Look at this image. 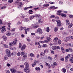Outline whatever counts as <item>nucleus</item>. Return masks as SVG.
<instances>
[{"label": "nucleus", "mask_w": 73, "mask_h": 73, "mask_svg": "<svg viewBox=\"0 0 73 73\" xmlns=\"http://www.w3.org/2000/svg\"><path fill=\"white\" fill-rule=\"evenodd\" d=\"M6 72L7 73H10V71L8 70H6Z\"/></svg>", "instance_id": "nucleus-61"}, {"label": "nucleus", "mask_w": 73, "mask_h": 73, "mask_svg": "<svg viewBox=\"0 0 73 73\" xmlns=\"http://www.w3.org/2000/svg\"><path fill=\"white\" fill-rule=\"evenodd\" d=\"M56 22H57V23H61V22L60 20H56Z\"/></svg>", "instance_id": "nucleus-42"}, {"label": "nucleus", "mask_w": 73, "mask_h": 73, "mask_svg": "<svg viewBox=\"0 0 73 73\" xmlns=\"http://www.w3.org/2000/svg\"><path fill=\"white\" fill-rule=\"evenodd\" d=\"M3 40L4 41H6L7 40V38L5 36H3Z\"/></svg>", "instance_id": "nucleus-15"}, {"label": "nucleus", "mask_w": 73, "mask_h": 73, "mask_svg": "<svg viewBox=\"0 0 73 73\" xmlns=\"http://www.w3.org/2000/svg\"><path fill=\"white\" fill-rule=\"evenodd\" d=\"M49 27H47V28L46 29V31L47 32H49Z\"/></svg>", "instance_id": "nucleus-43"}, {"label": "nucleus", "mask_w": 73, "mask_h": 73, "mask_svg": "<svg viewBox=\"0 0 73 73\" xmlns=\"http://www.w3.org/2000/svg\"><path fill=\"white\" fill-rule=\"evenodd\" d=\"M21 47V44L19 43V48H20Z\"/></svg>", "instance_id": "nucleus-60"}, {"label": "nucleus", "mask_w": 73, "mask_h": 73, "mask_svg": "<svg viewBox=\"0 0 73 73\" xmlns=\"http://www.w3.org/2000/svg\"><path fill=\"white\" fill-rule=\"evenodd\" d=\"M61 50L63 53H65V50H64V48H63V47H61Z\"/></svg>", "instance_id": "nucleus-19"}, {"label": "nucleus", "mask_w": 73, "mask_h": 73, "mask_svg": "<svg viewBox=\"0 0 73 73\" xmlns=\"http://www.w3.org/2000/svg\"><path fill=\"white\" fill-rule=\"evenodd\" d=\"M23 29H26V27H24L23 28V27L22 26H21L20 27V28H19V30L20 31H21L23 30Z\"/></svg>", "instance_id": "nucleus-12"}, {"label": "nucleus", "mask_w": 73, "mask_h": 73, "mask_svg": "<svg viewBox=\"0 0 73 73\" xmlns=\"http://www.w3.org/2000/svg\"><path fill=\"white\" fill-rule=\"evenodd\" d=\"M10 70H11L12 73H15L16 72V70H15V69L13 68H11L10 69Z\"/></svg>", "instance_id": "nucleus-7"}, {"label": "nucleus", "mask_w": 73, "mask_h": 73, "mask_svg": "<svg viewBox=\"0 0 73 73\" xmlns=\"http://www.w3.org/2000/svg\"><path fill=\"white\" fill-rule=\"evenodd\" d=\"M60 15L62 17H66V15L64 14H61Z\"/></svg>", "instance_id": "nucleus-36"}, {"label": "nucleus", "mask_w": 73, "mask_h": 73, "mask_svg": "<svg viewBox=\"0 0 73 73\" xmlns=\"http://www.w3.org/2000/svg\"><path fill=\"white\" fill-rule=\"evenodd\" d=\"M52 49L53 50H56V46H54L52 47Z\"/></svg>", "instance_id": "nucleus-28"}, {"label": "nucleus", "mask_w": 73, "mask_h": 73, "mask_svg": "<svg viewBox=\"0 0 73 73\" xmlns=\"http://www.w3.org/2000/svg\"><path fill=\"white\" fill-rule=\"evenodd\" d=\"M35 17L33 15H32L30 17V20H32V19H34Z\"/></svg>", "instance_id": "nucleus-29"}, {"label": "nucleus", "mask_w": 73, "mask_h": 73, "mask_svg": "<svg viewBox=\"0 0 73 73\" xmlns=\"http://www.w3.org/2000/svg\"><path fill=\"white\" fill-rule=\"evenodd\" d=\"M35 44L36 45H40V43L38 42H36L35 43Z\"/></svg>", "instance_id": "nucleus-35"}, {"label": "nucleus", "mask_w": 73, "mask_h": 73, "mask_svg": "<svg viewBox=\"0 0 73 73\" xmlns=\"http://www.w3.org/2000/svg\"><path fill=\"white\" fill-rule=\"evenodd\" d=\"M60 48V47L58 46H56V49H59Z\"/></svg>", "instance_id": "nucleus-54"}, {"label": "nucleus", "mask_w": 73, "mask_h": 73, "mask_svg": "<svg viewBox=\"0 0 73 73\" xmlns=\"http://www.w3.org/2000/svg\"><path fill=\"white\" fill-rule=\"evenodd\" d=\"M31 27L32 28H33V29H36V28H37V27H39V26L32 25L31 26Z\"/></svg>", "instance_id": "nucleus-8"}, {"label": "nucleus", "mask_w": 73, "mask_h": 73, "mask_svg": "<svg viewBox=\"0 0 73 73\" xmlns=\"http://www.w3.org/2000/svg\"><path fill=\"white\" fill-rule=\"evenodd\" d=\"M57 25L58 27H59L61 26V24L59 23H57Z\"/></svg>", "instance_id": "nucleus-52"}, {"label": "nucleus", "mask_w": 73, "mask_h": 73, "mask_svg": "<svg viewBox=\"0 0 73 73\" xmlns=\"http://www.w3.org/2000/svg\"><path fill=\"white\" fill-rule=\"evenodd\" d=\"M4 58L5 60H8V56L7 55H6L4 57Z\"/></svg>", "instance_id": "nucleus-22"}, {"label": "nucleus", "mask_w": 73, "mask_h": 73, "mask_svg": "<svg viewBox=\"0 0 73 73\" xmlns=\"http://www.w3.org/2000/svg\"><path fill=\"white\" fill-rule=\"evenodd\" d=\"M6 53H7V54H9L11 53V52H10V50H9L8 49H7L6 50Z\"/></svg>", "instance_id": "nucleus-9"}, {"label": "nucleus", "mask_w": 73, "mask_h": 73, "mask_svg": "<svg viewBox=\"0 0 73 73\" xmlns=\"http://www.w3.org/2000/svg\"><path fill=\"white\" fill-rule=\"evenodd\" d=\"M60 4H63V2L61 1H60L59 2Z\"/></svg>", "instance_id": "nucleus-64"}, {"label": "nucleus", "mask_w": 73, "mask_h": 73, "mask_svg": "<svg viewBox=\"0 0 73 73\" xmlns=\"http://www.w3.org/2000/svg\"><path fill=\"white\" fill-rule=\"evenodd\" d=\"M16 3H17V4H18L19 6L18 7H21V5H22V2L20 1H16L15 2V4H16Z\"/></svg>", "instance_id": "nucleus-6"}, {"label": "nucleus", "mask_w": 73, "mask_h": 73, "mask_svg": "<svg viewBox=\"0 0 73 73\" xmlns=\"http://www.w3.org/2000/svg\"><path fill=\"white\" fill-rule=\"evenodd\" d=\"M15 29H16L13 28V29H12L11 30V31L12 32H13V31H15Z\"/></svg>", "instance_id": "nucleus-51"}, {"label": "nucleus", "mask_w": 73, "mask_h": 73, "mask_svg": "<svg viewBox=\"0 0 73 73\" xmlns=\"http://www.w3.org/2000/svg\"><path fill=\"white\" fill-rule=\"evenodd\" d=\"M35 69L36 70H37V71L41 70V69H40V68L38 67H36V68H35Z\"/></svg>", "instance_id": "nucleus-18"}, {"label": "nucleus", "mask_w": 73, "mask_h": 73, "mask_svg": "<svg viewBox=\"0 0 73 73\" xmlns=\"http://www.w3.org/2000/svg\"><path fill=\"white\" fill-rule=\"evenodd\" d=\"M25 66V67H29V64H28V62H26L24 64Z\"/></svg>", "instance_id": "nucleus-11"}, {"label": "nucleus", "mask_w": 73, "mask_h": 73, "mask_svg": "<svg viewBox=\"0 0 73 73\" xmlns=\"http://www.w3.org/2000/svg\"><path fill=\"white\" fill-rule=\"evenodd\" d=\"M30 69L28 68V69H27V70L26 72V73H29V72H30Z\"/></svg>", "instance_id": "nucleus-37"}, {"label": "nucleus", "mask_w": 73, "mask_h": 73, "mask_svg": "<svg viewBox=\"0 0 73 73\" xmlns=\"http://www.w3.org/2000/svg\"><path fill=\"white\" fill-rule=\"evenodd\" d=\"M55 17V16L54 15H52L51 16H50V18H54Z\"/></svg>", "instance_id": "nucleus-53"}, {"label": "nucleus", "mask_w": 73, "mask_h": 73, "mask_svg": "<svg viewBox=\"0 0 73 73\" xmlns=\"http://www.w3.org/2000/svg\"><path fill=\"white\" fill-rule=\"evenodd\" d=\"M48 59L50 60H52V58L51 57H50V56H48Z\"/></svg>", "instance_id": "nucleus-50"}, {"label": "nucleus", "mask_w": 73, "mask_h": 73, "mask_svg": "<svg viewBox=\"0 0 73 73\" xmlns=\"http://www.w3.org/2000/svg\"><path fill=\"white\" fill-rule=\"evenodd\" d=\"M69 39H70V38L69 37H66L64 38L63 41H64V42H67V41H68L69 40Z\"/></svg>", "instance_id": "nucleus-5"}, {"label": "nucleus", "mask_w": 73, "mask_h": 73, "mask_svg": "<svg viewBox=\"0 0 73 73\" xmlns=\"http://www.w3.org/2000/svg\"><path fill=\"white\" fill-rule=\"evenodd\" d=\"M17 42V38H15L13 41V43L14 44H16Z\"/></svg>", "instance_id": "nucleus-14"}, {"label": "nucleus", "mask_w": 73, "mask_h": 73, "mask_svg": "<svg viewBox=\"0 0 73 73\" xmlns=\"http://www.w3.org/2000/svg\"><path fill=\"white\" fill-rule=\"evenodd\" d=\"M36 62H34L33 63V65L32 66V68H33V67H34V66H36Z\"/></svg>", "instance_id": "nucleus-34"}, {"label": "nucleus", "mask_w": 73, "mask_h": 73, "mask_svg": "<svg viewBox=\"0 0 73 73\" xmlns=\"http://www.w3.org/2000/svg\"><path fill=\"white\" fill-rule=\"evenodd\" d=\"M7 7L6 6H3V7L1 8V9H4V8H6Z\"/></svg>", "instance_id": "nucleus-63"}, {"label": "nucleus", "mask_w": 73, "mask_h": 73, "mask_svg": "<svg viewBox=\"0 0 73 73\" xmlns=\"http://www.w3.org/2000/svg\"><path fill=\"white\" fill-rule=\"evenodd\" d=\"M25 49V46H23L21 48V50H24Z\"/></svg>", "instance_id": "nucleus-17"}, {"label": "nucleus", "mask_w": 73, "mask_h": 73, "mask_svg": "<svg viewBox=\"0 0 73 73\" xmlns=\"http://www.w3.org/2000/svg\"><path fill=\"white\" fill-rule=\"evenodd\" d=\"M8 2L10 4L11 3H13V0H9L8 1Z\"/></svg>", "instance_id": "nucleus-39"}, {"label": "nucleus", "mask_w": 73, "mask_h": 73, "mask_svg": "<svg viewBox=\"0 0 73 73\" xmlns=\"http://www.w3.org/2000/svg\"><path fill=\"white\" fill-rule=\"evenodd\" d=\"M69 17L70 18H73V15H69Z\"/></svg>", "instance_id": "nucleus-58"}, {"label": "nucleus", "mask_w": 73, "mask_h": 73, "mask_svg": "<svg viewBox=\"0 0 73 73\" xmlns=\"http://www.w3.org/2000/svg\"><path fill=\"white\" fill-rule=\"evenodd\" d=\"M70 54H68L67 56L65 57V61L66 62H68V59L69 57H70Z\"/></svg>", "instance_id": "nucleus-4"}, {"label": "nucleus", "mask_w": 73, "mask_h": 73, "mask_svg": "<svg viewBox=\"0 0 73 73\" xmlns=\"http://www.w3.org/2000/svg\"><path fill=\"white\" fill-rule=\"evenodd\" d=\"M62 71L64 73L66 72V69L65 68H63L62 69Z\"/></svg>", "instance_id": "nucleus-25"}, {"label": "nucleus", "mask_w": 73, "mask_h": 73, "mask_svg": "<svg viewBox=\"0 0 73 73\" xmlns=\"http://www.w3.org/2000/svg\"><path fill=\"white\" fill-rule=\"evenodd\" d=\"M61 44V40L59 39L58 40V44L59 45H60Z\"/></svg>", "instance_id": "nucleus-27"}, {"label": "nucleus", "mask_w": 73, "mask_h": 73, "mask_svg": "<svg viewBox=\"0 0 73 73\" xmlns=\"http://www.w3.org/2000/svg\"><path fill=\"white\" fill-rule=\"evenodd\" d=\"M13 43H11L9 44V46H13Z\"/></svg>", "instance_id": "nucleus-44"}, {"label": "nucleus", "mask_w": 73, "mask_h": 73, "mask_svg": "<svg viewBox=\"0 0 73 73\" xmlns=\"http://www.w3.org/2000/svg\"><path fill=\"white\" fill-rule=\"evenodd\" d=\"M25 68L24 69V72H26L28 69V67H25Z\"/></svg>", "instance_id": "nucleus-24"}, {"label": "nucleus", "mask_w": 73, "mask_h": 73, "mask_svg": "<svg viewBox=\"0 0 73 73\" xmlns=\"http://www.w3.org/2000/svg\"><path fill=\"white\" fill-rule=\"evenodd\" d=\"M40 15L39 14H35V16H34V17H40Z\"/></svg>", "instance_id": "nucleus-26"}, {"label": "nucleus", "mask_w": 73, "mask_h": 73, "mask_svg": "<svg viewBox=\"0 0 73 73\" xmlns=\"http://www.w3.org/2000/svg\"><path fill=\"white\" fill-rule=\"evenodd\" d=\"M58 40V39L57 37L54 38V40H55V41H57Z\"/></svg>", "instance_id": "nucleus-56"}, {"label": "nucleus", "mask_w": 73, "mask_h": 73, "mask_svg": "<svg viewBox=\"0 0 73 73\" xmlns=\"http://www.w3.org/2000/svg\"><path fill=\"white\" fill-rule=\"evenodd\" d=\"M21 18L24 19L25 17V15L22 14H21Z\"/></svg>", "instance_id": "nucleus-32"}, {"label": "nucleus", "mask_w": 73, "mask_h": 73, "mask_svg": "<svg viewBox=\"0 0 73 73\" xmlns=\"http://www.w3.org/2000/svg\"><path fill=\"white\" fill-rule=\"evenodd\" d=\"M70 61L72 63H73V57H71L70 58Z\"/></svg>", "instance_id": "nucleus-16"}, {"label": "nucleus", "mask_w": 73, "mask_h": 73, "mask_svg": "<svg viewBox=\"0 0 73 73\" xmlns=\"http://www.w3.org/2000/svg\"><path fill=\"white\" fill-rule=\"evenodd\" d=\"M70 24V22H69V21L68 20H66V24L67 25H68Z\"/></svg>", "instance_id": "nucleus-20"}, {"label": "nucleus", "mask_w": 73, "mask_h": 73, "mask_svg": "<svg viewBox=\"0 0 73 73\" xmlns=\"http://www.w3.org/2000/svg\"><path fill=\"white\" fill-rule=\"evenodd\" d=\"M25 21H26V22H27V21H29L28 19L25 18Z\"/></svg>", "instance_id": "nucleus-62"}, {"label": "nucleus", "mask_w": 73, "mask_h": 73, "mask_svg": "<svg viewBox=\"0 0 73 73\" xmlns=\"http://www.w3.org/2000/svg\"><path fill=\"white\" fill-rule=\"evenodd\" d=\"M30 30V29L29 28H28L26 30V31H27V32H29Z\"/></svg>", "instance_id": "nucleus-57"}, {"label": "nucleus", "mask_w": 73, "mask_h": 73, "mask_svg": "<svg viewBox=\"0 0 73 73\" xmlns=\"http://www.w3.org/2000/svg\"><path fill=\"white\" fill-rule=\"evenodd\" d=\"M62 11H57V13L58 15H61V12Z\"/></svg>", "instance_id": "nucleus-13"}, {"label": "nucleus", "mask_w": 73, "mask_h": 73, "mask_svg": "<svg viewBox=\"0 0 73 73\" xmlns=\"http://www.w3.org/2000/svg\"><path fill=\"white\" fill-rule=\"evenodd\" d=\"M53 64H54V66H57V63L56 62H54L53 63Z\"/></svg>", "instance_id": "nucleus-49"}, {"label": "nucleus", "mask_w": 73, "mask_h": 73, "mask_svg": "<svg viewBox=\"0 0 73 73\" xmlns=\"http://www.w3.org/2000/svg\"><path fill=\"white\" fill-rule=\"evenodd\" d=\"M6 35L7 36H11V33H9V32L7 31L6 33Z\"/></svg>", "instance_id": "nucleus-21"}, {"label": "nucleus", "mask_w": 73, "mask_h": 73, "mask_svg": "<svg viewBox=\"0 0 73 73\" xmlns=\"http://www.w3.org/2000/svg\"><path fill=\"white\" fill-rule=\"evenodd\" d=\"M48 53V50L46 49L44 51V54H45V53Z\"/></svg>", "instance_id": "nucleus-31"}, {"label": "nucleus", "mask_w": 73, "mask_h": 73, "mask_svg": "<svg viewBox=\"0 0 73 73\" xmlns=\"http://www.w3.org/2000/svg\"><path fill=\"white\" fill-rule=\"evenodd\" d=\"M2 28H1V29H2L1 30V32L2 33H4V32H5L6 31V29H5V26H3L2 27Z\"/></svg>", "instance_id": "nucleus-2"}, {"label": "nucleus", "mask_w": 73, "mask_h": 73, "mask_svg": "<svg viewBox=\"0 0 73 73\" xmlns=\"http://www.w3.org/2000/svg\"><path fill=\"white\" fill-rule=\"evenodd\" d=\"M38 33H40V34H42V29L40 28H38L36 32Z\"/></svg>", "instance_id": "nucleus-3"}, {"label": "nucleus", "mask_w": 73, "mask_h": 73, "mask_svg": "<svg viewBox=\"0 0 73 73\" xmlns=\"http://www.w3.org/2000/svg\"><path fill=\"white\" fill-rule=\"evenodd\" d=\"M43 47H47V45L45 44H44L43 45Z\"/></svg>", "instance_id": "nucleus-59"}, {"label": "nucleus", "mask_w": 73, "mask_h": 73, "mask_svg": "<svg viewBox=\"0 0 73 73\" xmlns=\"http://www.w3.org/2000/svg\"><path fill=\"white\" fill-rule=\"evenodd\" d=\"M72 25L73 24H72V23H71L68 26V28H71V27H72Z\"/></svg>", "instance_id": "nucleus-33"}, {"label": "nucleus", "mask_w": 73, "mask_h": 73, "mask_svg": "<svg viewBox=\"0 0 73 73\" xmlns=\"http://www.w3.org/2000/svg\"><path fill=\"white\" fill-rule=\"evenodd\" d=\"M45 63L46 64V66H48V69H50V64H49V63H46V62H45Z\"/></svg>", "instance_id": "nucleus-10"}, {"label": "nucleus", "mask_w": 73, "mask_h": 73, "mask_svg": "<svg viewBox=\"0 0 73 73\" xmlns=\"http://www.w3.org/2000/svg\"><path fill=\"white\" fill-rule=\"evenodd\" d=\"M57 31H58V28H57V27H55L54 28V31L55 32H57Z\"/></svg>", "instance_id": "nucleus-45"}, {"label": "nucleus", "mask_w": 73, "mask_h": 73, "mask_svg": "<svg viewBox=\"0 0 73 73\" xmlns=\"http://www.w3.org/2000/svg\"><path fill=\"white\" fill-rule=\"evenodd\" d=\"M32 12H33V11L32 10H30L29 11V13H30V14H32Z\"/></svg>", "instance_id": "nucleus-46"}, {"label": "nucleus", "mask_w": 73, "mask_h": 73, "mask_svg": "<svg viewBox=\"0 0 73 73\" xmlns=\"http://www.w3.org/2000/svg\"><path fill=\"white\" fill-rule=\"evenodd\" d=\"M20 67H21V68H24V66H23V65H20Z\"/></svg>", "instance_id": "nucleus-48"}, {"label": "nucleus", "mask_w": 73, "mask_h": 73, "mask_svg": "<svg viewBox=\"0 0 73 73\" xmlns=\"http://www.w3.org/2000/svg\"><path fill=\"white\" fill-rule=\"evenodd\" d=\"M5 48H8V46L5 44H3Z\"/></svg>", "instance_id": "nucleus-30"}, {"label": "nucleus", "mask_w": 73, "mask_h": 73, "mask_svg": "<svg viewBox=\"0 0 73 73\" xmlns=\"http://www.w3.org/2000/svg\"><path fill=\"white\" fill-rule=\"evenodd\" d=\"M46 38L47 40H44V42L43 41H39V42L41 43H42V44H44V42L48 43V42H49L50 41H51L52 40V39L49 37H47Z\"/></svg>", "instance_id": "nucleus-1"}, {"label": "nucleus", "mask_w": 73, "mask_h": 73, "mask_svg": "<svg viewBox=\"0 0 73 73\" xmlns=\"http://www.w3.org/2000/svg\"><path fill=\"white\" fill-rule=\"evenodd\" d=\"M68 49L69 50V51L70 52H72V51H73V50H72V48H68Z\"/></svg>", "instance_id": "nucleus-41"}, {"label": "nucleus", "mask_w": 73, "mask_h": 73, "mask_svg": "<svg viewBox=\"0 0 73 73\" xmlns=\"http://www.w3.org/2000/svg\"><path fill=\"white\" fill-rule=\"evenodd\" d=\"M21 54V53L20 52H18L17 53V55L18 56H20Z\"/></svg>", "instance_id": "nucleus-55"}, {"label": "nucleus", "mask_w": 73, "mask_h": 73, "mask_svg": "<svg viewBox=\"0 0 73 73\" xmlns=\"http://www.w3.org/2000/svg\"><path fill=\"white\" fill-rule=\"evenodd\" d=\"M40 55L41 56H45V54H44V52L43 53V52H42L40 53Z\"/></svg>", "instance_id": "nucleus-23"}, {"label": "nucleus", "mask_w": 73, "mask_h": 73, "mask_svg": "<svg viewBox=\"0 0 73 73\" xmlns=\"http://www.w3.org/2000/svg\"><path fill=\"white\" fill-rule=\"evenodd\" d=\"M30 56H31L32 57H34V54L33 53H30Z\"/></svg>", "instance_id": "nucleus-40"}, {"label": "nucleus", "mask_w": 73, "mask_h": 73, "mask_svg": "<svg viewBox=\"0 0 73 73\" xmlns=\"http://www.w3.org/2000/svg\"><path fill=\"white\" fill-rule=\"evenodd\" d=\"M11 23H9L8 24V27H9V28H11Z\"/></svg>", "instance_id": "nucleus-47"}, {"label": "nucleus", "mask_w": 73, "mask_h": 73, "mask_svg": "<svg viewBox=\"0 0 73 73\" xmlns=\"http://www.w3.org/2000/svg\"><path fill=\"white\" fill-rule=\"evenodd\" d=\"M49 6V4H44L43 5V7H48V6Z\"/></svg>", "instance_id": "nucleus-38"}]
</instances>
